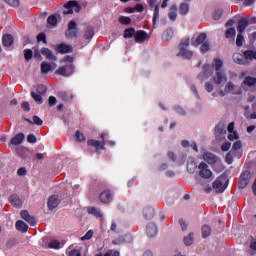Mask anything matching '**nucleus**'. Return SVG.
Listing matches in <instances>:
<instances>
[{"instance_id": "f257e3e1", "label": "nucleus", "mask_w": 256, "mask_h": 256, "mask_svg": "<svg viewBox=\"0 0 256 256\" xmlns=\"http://www.w3.org/2000/svg\"><path fill=\"white\" fill-rule=\"evenodd\" d=\"M73 61H75V59L72 56H66L62 60V63L65 64L56 70V75H61L62 77H71V75L75 73V65H73Z\"/></svg>"}, {"instance_id": "f03ea898", "label": "nucleus", "mask_w": 256, "mask_h": 256, "mask_svg": "<svg viewBox=\"0 0 256 256\" xmlns=\"http://www.w3.org/2000/svg\"><path fill=\"white\" fill-rule=\"evenodd\" d=\"M212 67H214L216 71V76L213 77V81L215 85H221L223 81L227 80L225 73L223 72V70H221L223 68V60H221L220 58L214 59Z\"/></svg>"}, {"instance_id": "7ed1b4c3", "label": "nucleus", "mask_w": 256, "mask_h": 256, "mask_svg": "<svg viewBox=\"0 0 256 256\" xmlns=\"http://www.w3.org/2000/svg\"><path fill=\"white\" fill-rule=\"evenodd\" d=\"M191 41L189 38L183 40L179 44V53L177 54V57H182V59H192L193 58V51L188 50L189 44Z\"/></svg>"}, {"instance_id": "20e7f679", "label": "nucleus", "mask_w": 256, "mask_h": 256, "mask_svg": "<svg viewBox=\"0 0 256 256\" xmlns=\"http://www.w3.org/2000/svg\"><path fill=\"white\" fill-rule=\"evenodd\" d=\"M227 185H229V178H227V175L222 174L213 182L212 187L216 193H223L227 189Z\"/></svg>"}, {"instance_id": "39448f33", "label": "nucleus", "mask_w": 256, "mask_h": 256, "mask_svg": "<svg viewBox=\"0 0 256 256\" xmlns=\"http://www.w3.org/2000/svg\"><path fill=\"white\" fill-rule=\"evenodd\" d=\"M47 93V86L38 85L36 86V91L31 92V97L38 105H43V96Z\"/></svg>"}, {"instance_id": "423d86ee", "label": "nucleus", "mask_w": 256, "mask_h": 256, "mask_svg": "<svg viewBox=\"0 0 256 256\" xmlns=\"http://www.w3.org/2000/svg\"><path fill=\"white\" fill-rule=\"evenodd\" d=\"M105 136V133L101 134L102 141L95 139H90L87 141L88 147H94L96 149L97 155H101V151L105 150V145H107V142L105 141Z\"/></svg>"}, {"instance_id": "0eeeda50", "label": "nucleus", "mask_w": 256, "mask_h": 256, "mask_svg": "<svg viewBox=\"0 0 256 256\" xmlns=\"http://www.w3.org/2000/svg\"><path fill=\"white\" fill-rule=\"evenodd\" d=\"M64 9L67 10L63 11V15H73V11H75V13H79L81 11V5H79L77 0H70L64 4Z\"/></svg>"}, {"instance_id": "6e6552de", "label": "nucleus", "mask_w": 256, "mask_h": 256, "mask_svg": "<svg viewBox=\"0 0 256 256\" xmlns=\"http://www.w3.org/2000/svg\"><path fill=\"white\" fill-rule=\"evenodd\" d=\"M77 22L71 20L68 23V29L65 32L66 39H77Z\"/></svg>"}, {"instance_id": "1a4fd4ad", "label": "nucleus", "mask_w": 256, "mask_h": 256, "mask_svg": "<svg viewBox=\"0 0 256 256\" xmlns=\"http://www.w3.org/2000/svg\"><path fill=\"white\" fill-rule=\"evenodd\" d=\"M198 169H199V176L202 179H211L213 172L209 169V166L207 165V163L201 162L198 165Z\"/></svg>"}, {"instance_id": "9d476101", "label": "nucleus", "mask_w": 256, "mask_h": 256, "mask_svg": "<svg viewBox=\"0 0 256 256\" xmlns=\"http://www.w3.org/2000/svg\"><path fill=\"white\" fill-rule=\"evenodd\" d=\"M148 5L150 9L154 8L152 23L153 29H157V21H159V5H157V0H148Z\"/></svg>"}, {"instance_id": "9b49d317", "label": "nucleus", "mask_w": 256, "mask_h": 256, "mask_svg": "<svg viewBox=\"0 0 256 256\" xmlns=\"http://www.w3.org/2000/svg\"><path fill=\"white\" fill-rule=\"evenodd\" d=\"M250 181H251V172L249 170L242 172L239 178V183H238L239 189H245V187L249 185Z\"/></svg>"}, {"instance_id": "f8f14e48", "label": "nucleus", "mask_w": 256, "mask_h": 256, "mask_svg": "<svg viewBox=\"0 0 256 256\" xmlns=\"http://www.w3.org/2000/svg\"><path fill=\"white\" fill-rule=\"evenodd\" d=\"M232 59L234 63H236L237 65H249V60L245 56V53L244 54H241L239 52L234 53L232 56Z\"/></svg>"}, {"instance_id": "ddd939ff", "label": "nucleus", "mask_w": 256, "mask_h": 256, "mask_svg": "<svg viewBox=\"0 0 256 256\" xmlns=\"http://www.w3.org/2000/svg\"><path fill=\"white\" fill-rule=\"evenodd\" d=\"M99 199L101 203L108 205V203L113 201V192H111V190H104L100 193Z\"/></svg>"}, {"instance_id": "4468645a", "label": "nucleus", "mask_w": 256, "mask_h": 256, "mask_svg": "<svg viewBox=\"0 0 256 256\" xmlns=\"http://www.w3.org/2000/svg\"><path fill=\"white\" fill-rule=\"evenodd\" d=\"M134 39L136 43H145L149 39V34L145 30H138L134 34Z\"/></svg>"}, {"instance_id": "2eb2a0df", "label": "nucleus", "mask_w": 256, "mask_h": 256, "mask_svg": "<svg viewBox=\"0 0 256 256\" xmlns=\"http://www.w3.org/2000/svg\"><path fill=\"white\" fill-rule=\"evenodd\" d=\"M21 217L24 219V221H26L27 223H29V225H31L32 227H35V225H37V221L35 220V217H32L29 214V211L27 210H22L20 212Z\"/></svg>"}, {"instance_id": "dca6fc26", "label": "nucleus", "mask_w": 256, "mask_h": 256, "mask_svg": "<svg viewBox=\"0 0 256 256\" xmlns=\"http://www.w3.org/2000/svg\"><path fill=\"white\" fill-rule=\"evenodd\" d=\"M59 196L58 195H52L48 198V209L49 211H53V209H56V207H59Z\"/></svg>"}, {"instance_id": "f3484780", "label": "nucleus", "mask_w": 256, "mask_h": 256, "mask_svg": "<svg viewBox=\"0 0 256 256\" xmlns=\"http://www.w3.org/2000/svg\"><path fill=\"white\" fill-rule=\"evenodd\" d=\"M214 133L216 135V139H223V138H225V134L227 133V130H225V124L219 123L215 127Z\"/></svg>"}, {"instance_id": "a211bd4d", "label": "nucleus", "mask_w": 256, "mask_h": 256, "mask_svg": "<svg viewBox=\"0 0 256 256\" xmlns=\"http://www.w3.org/2000/svg\"><path fill=\"white\" fill-rule=\"evenodd\" d=\"M203 159L208 163V165H215L219 158L211 152H206L203 154Z\"/></svg>"}, {"instance_id": "6ab92c4d", "label": "nucleus", "mask_w": 256, "mask_h": 256, "mask_svg": "<svg viewBox=\"0 0 256 256\" xmlns=\"http://www.w3.org/2000/svg\"><path fill=\"white\" fill-rule=\"evenodd\" d=\"M40 53H41L48 61H57V57L55 56V54H53V51H51V49H49V48L43 47V48L40 50Z\"/></svg>"}, {"instance_id": "aec40b11", "label": "nucleus", "mask_w": 256, "mask_h": 256, "mask_svg": "<svg viewBox=\"0 0 256 256\" xmlns=\"http://www.w3.org/2000/svg\"><path fill=\"white\" fill-rule=\"evenodd\" d=\"M247 27H249V18H241L238 21V26H237L238 33H244Z\"/></svg>"}, {"instance_id": "412c9836", "label": "nucleus", "mask_w": 256, "mask_h": 256, "mask_svg": "<svg viewBox=\"0 0 256 256\" xmlns=\"http://www.w3.org/2000/svg\"><path fill=\"white\" fill-rule=\"evenodd\" d=\"M9 201L13 207H17L18 209H21L23 207V202L21 201V198L17 194H13L10 196Z\"/></svg>"}, {"instance_id": "4be33fe9", "label": "nucleus", "mask_w": 256, "mask_h": 256, "mask_svg": "<svg viewBox=\"0 0 256 256\" xmlns=\"http://www.w3.org/2000/svg\"><path fill=\"white\" fill-rule=\"evenodd\" d=\"M143 217L146 221H151L155 217V209L152 207H146L143 210Z\"/></svg>"}, {"instance_id": "5701e85b", "label": "nucleus", "mask_w": 256, "mask_h": 256, "mask_svg": "<svg viewBox=\"0 0 256 256\" xmlns=\"http://www.w3.org/2000/svg\"><path fill=\"white\" fill-rule=\"evenodd\" d=\"M23 141H25V134L23 133H18L16 134L10 141V145H21V143H23Z\"/></svg>"}, {"instance_id": "b1692460", "label": "nucleus", "mask_w": 256, "mask_h": 256, "mask_svg": "<svg viewBox=\"0 0 256 256\" xmlns=\"http://www.w3.org/2000/svg\"><path fill=\"white\" fill-rule=\"evenodd\" d=\"M146 233L148 237H155L157 235V225L155 223H149L146 226Z\"/></svg>"}, {"instance_id": "393cba45", "label": "nucleus", "mask_w": 256, "mask_h": 256, "mask_svg": "<svg viewBox=\"0 0 256 256\" xmlns=\"http://www.w3.org/2000/svg\"><path fill=\"white\" fill-rule=\"evenodd\" d=\"M207 42V34L200 33L196 40L192 42L193 47H199V45H203V43Z\"/></svg>"}, {"instance_id": "a878e982", "label": "nucleus", "mask_w": 256, "mask_h": 256, "mask_svg": "<svg viewBox=\"0 0 256 256\" xmlns=\"http://www.w3.org/2000/svg\"><path fill=\"white\" fill-rule=\"evenodd\" d=\"M57 51H58V53H62V54L73 53V47L69 46L65 43H61V44L58 45Z\"/></svg>"}, {"instance_id": "bb28decb", "label": "nucleus", "mask_w": 256, "mask_h": 256, "mask_svg": "<svg viewBox=\"0 0 256 256\" xmlns=\"http://www.w3.org/2000/svg\"><path fill=\"white\" fill-rule=\"evenodd\" d=\"M14 38H13V35L11 34H5L3 37H2V45L4 47H11V45H13L14 43Z\"/></svg>"}, {"instance_id": "cd10ccee", "label": "nucleus", "mask_w": 256, "mask_h": 256, "mask_svg": "<svg viewBox=\"0 0 256 256\" xmlns=\"http://www.w3.org/2000/svg\"><path fill=\"white\" fill-rule=\"evenodd\" d=\"M93 37H95V28L88 26L84 31V39H86V41H91Z\"/></svg>"}, {"instance_id": "c85d7f7f", "label": "nucleus", "mask_w": 256, "mask_h": 256, "mask_svg": "<svg viewBox=\"0 0 256 256\" xmlns=\"http://www.w3.org/2000/svg\"><path fill=\"white\" fill-rule=\"evenodd\" d=\"M16 229L17 231H20V233H27V231H29V226L22 220H18L16 222Z\"/></svg>"}, {"instance_id": "c756f323", "label": "nucleus", "mask_w": 256, "mask_h": 256, "mask_svg": "<svg viewBox=\"0 0 256 256\" xmlns=\"http://www.w3.org/2000/svg\"><path fill=\"white\" fill-rule=\"evenodd\" d=\"M233 89H235V85L233 84V82H228L225 86V92L223 90H220L218 92V95L220 97H225L226 93H231V91H233Z\"/></svg>"}, {"instance_id": "7c9ffc66", "label": "nucleus", "mask_w": 256, "mask_h": 256, "mask_svg": "<svg viewBox=\"0 0 256 256\" xmlns=\"http://www.w3.org/2000/svg\"><path fill=\"white\" fill-rule=\"evenodd\" d=\"M89 215H93L94 217L101 218L103 217V213H101V209L92 206L88 208Z\"/></svg>"}, {"instance_id": "2f4dec72", "label": "nucleus", "mask_w": 256, "mask_h": 256, "mask_svg": "<svg viewBox=\"0 0 256 256\" xmlns=\"http://www.w3.org/2000/svg\"><path fill=\"white\" fill-rule=\"evenodd\" d=\"M58 96L60 97V99H62V101L66 103L73 100V94H69L65 91L58 92Z\"/></svg>"}, {"instance_id": "473e14b6", "label": "nucleus", "mask_w": 256, "mask_h": 256, "mask_svg": "<svg viewBox=\"0 0 256 256\" xmlns=\"http://www.w3.org/2000/svg\"><path fill=\"white\" fill-rule=\"evenodd\" d=\"M168 17L170 21H176L177 20V6L173 5L170 8V12L168 13Z\"/></svg>"}, {"instance_id": "72a5a7b5", "label": "nucleus", "mask_w": 256, "mask_h": 256, "mask_svg": "<svg viewBox=\"0 0 256 256\" xmlns=\"http://www.w3.org/2000/svg\"><path fill=\"white\" fill-rule=\"evenodd\" d=\"M173 39V29H167L162 34V41H171Z\"/></svg>"}, {"instance_id": "f704fd0d", "label": "nucleus", "mask_w": 256, "mask_h": 256, "mask_svg": "<svg viewBox=\"0 0 256 256\" xmlns=\"http://www.w3.org/2000/svg\"><path fill=\"white\" fill-rule=\"evenodd\" d=\"M179 13L182 16L187 15L189 13V4L188 3H181L179 6Z\"/></svg>"}, {"instance_id": "c9c22d12", "label": "nucleus", "mask_w": 256, "mask_h": 256, "mask_svg": "<svg viewBox=\"0 0 256 256\" xmlns=\"http://www.w3.org/2000/svg\"><path fill=\"white\" fill-rule=\"evenodd\" d=\"M255 83H256V78L251 76H247L243 82V84L246 85V87H253L255 86Z\"/></svg>"}, {"instance_id": "e433bc0d", "label": "nucleus", "mask_w": 256, "mask_h": 256, "mask_svg": "<svg viewBox=\"0 0 256 256\" xmlns=\"http://www.w3.org/2000/svg\"><path fill=\"white\" fill-rule=\"evenodd\" d=\"M244 56L248 61H253V59L256 61V51L253 50H246L244 51Z\"/></svg>"}, {"instance_id": "4c0bfd02", "label": "nucleus", "mask_w": 256, "mask_h": 256, "mask_svg": "<svg viewBox=\"0 0 256 256\" xmlns=\"http://www.w3.org/2000/svg\"><path fill=\"white\" fill-rule=\"evenodd\" d=\"M135 33V28H127L124 30V38L131 39L132 37H135Z\"/></svg>"}, {"instance_id": "58836bf2", "label": "nucleus", "mask_w": 256, "mask_h": 256, "mask_svg": "<svg viewBox=\"0 0 256 256\" xmlns=\"http://www.w3.org/2000/svg\"><path fill=\"white\" fill-rule=\"evenodd\" d=\"M211 235V228L209 225L202 226V238L207 239Z\"/></svg>"}, {"instance_id": "ea45409f", "label": "nucleus", "mask_w": 256, "mask_h": 256, "mask_svg": "<svg viewBox=\"0 0 256 256\" xmlns=\"http://www.w3.org/2000/svg\"><path fill=\"white\" fill-rule=\"evenodd\" d=\"M49 71H51V64H49L47 62H42V64H41V73L43 75H47V73H49Z\"/></svg>"}, {"instance_id": "a19ab883", "label": "nucleus", "mask_w": 256, "mask_h": 256, "mask_svg": "<svg viewBox=\"0 0 256 256\" xmlns=\"http://www.w3.org/2000/svg\"><path fill=\"white\" fill-rule=\"evenodd\" d=\"M193 237H194L193 232H191L188 236L184 237L183 241L187 247H189L190 245H193Z\"/></svg>"}, {"instance_id": "79ce46f5", "label": "nucleus", "mask_w": 256, "mask_h": 256, "mask_svg": "<svg viewBox=\"0 0 256 256\" xmlns=\"http://www.w3.org/2000/svg\"><path fill=\"white\" fill-rule=\"evenodd\" d=\"M235 35H237V31H235V28H229L225 32L226 39H233V37H235Z\"/></svg>"}, {"instance_id": "37998d69", "label": "nucleus", "mask_w": 256, "mask_h": 256, "mask_svg": "<svg viewBox=\"0 0 256 256\" xmlns=\"http://www.w3.org/2000/svg\"><path fill=\"white\" fill-rule=\"evenodd\" d=\"M244 42H245V38L243 37V33L238 32V35H237V38H236L237 47H243Z\"/></svg>"}, {"instance_id": "c03bdc74", "label": "nucleus", "mask_w": 256, "mask_h": 256, "mask_svg": "<svg viewBox=\"0 0 256 256\" xmlns=\"http://www.w3.org/2000/svg\"><path fill=\"white\" fill-rule=\"evenodd\" d=\"M47 23H48V25H51V27H56V25H57V16L50 15L47 18Z\"/></svg>"}, {"instance_id": "a18cd8bd", "label": "nucleus", "mask_w": 256, "mask_h": 256, "mask_svg": "<svg viewBox=\"0 0 256 256\" xmlns=\"http://www.w3.org/2000/svg\"><path fill=\"white\" fill-rule=\"evenodd\" d=\"M209 49H211V45L209 44V42H204L200 47V53H202V55H205V53H207Z\"/></svg>"}, {"instance_id": "49530a36", "label": "nucleus", "mask_w": 256, "mask_h": 256, "mask_svg": "<svg viewBox=\"0 0 256 256\" xmlns=\"http://www.w3.org/2000/svg\"><path fill=\"white\" fill-rule=\"evenodd\" d=\"M118 21L121 25H131V19L127 16H120Z\"/></svg>"}, {"instance_id": "de8ad7c7", "label": "nucleus", "mask_w": 256, "mask_h": 256, "mask_svg": "<svg viewBox=\"0 0 256 256\" xmlns=\"http://www.w3.org/2000/svg\"><path fill=\"white\" fill-rule=\"evenodd\" d=\"M222 16H223V9H215L213 13V19L215 21H219V19H221Z\"/></svg>"}, {"instance_id": "09e8293b", "label": "nucleus", "mask_w": 256, "mask_h": 256, "mask_svg": "<svg viewBox=\"0 0 256 256\" xmlns=\"http://www.w3.org/2000/svg\"><path fill=\"white\" fill-rule=\"evenodd\" d=\"M61 243L59 242V240H51L49 243V248L50 249H59Z\"/></svg>"}, {"instance_id": "8fccbe9b", "label": "nucleus", "mask_w": 256, "mask_h": 256, "mask_svg": "<svg viewBox=\"0 0 256 256\" xmlns=\"http://www.w3.org/2000/svg\"><path fill=\"white\" fill-rule=\"evenodd\" d=\"M37 41L38 43H41L43 41L45 44H47V35L44 32H41L37 35Z\"/></svg>"}, {"instance_id": "3c124183", "label": "nucleus", "mask_w": 256, "mask_h": 256, "mask_svg": "<svg viewBox=\"0 0 256 256\" xmlns=\"http://www.w3.org/2000/svg\"><path fill=\"white\" fill-rule=\"evenodd\" d=\"M24 57H25L26 61H30V59H33V50L26 49L24 51Z\"/></svg>"}, {"instance_id": "603ef678", "label": "nucleus", "mask_w": 256, "mask_h": 256, "mask_svg": "<svg viewBox=\"0 0 256 256\" xmlns=\"http://www.w3.org/2000/svg\"><path fill=\"white\" fill-rule=\"evenodd\" d=\"M241 147H242L241 140H238V141H236V142L233 144L231 151L235 153V151H239V149H241Z\"/></svg>"}, {"instance_id": "864d4df0", "label": "nucleus", "mask_w": 256, "mask_h": 256, "mask_svg": "<svg viewBox=\"0 0 256 256\" xmlns=\"http://www.w3.org/2000/svg\"><path fill=\"white\" fill-rule=\"evenodd\" d=\"M93 237V230H89L84 236L81 237V241H89Z\"/></svg>"}, {"instance_id": "5fc2aeb1", "label": "nucleus", "mask_w": 256, "mask_h": 256, "mask_svg": "<svg viewBox=\"0 0 256 256\" xmlns=\"http://www.w3.org/2000/svg\"><path fill=\"white\" fill-rule=\"evenodd\" d=\"M10 7H19V0H4Z\"/></svg>"}, {"instance_id": "6e6d98bb", "label": "nucleus", "mask_w": 256, "mask_h": 256, "mask_svg": "<svg viewBox=\"0 0 256 256\" xmlns=\"http://www.w3.org/2000/svg\"><path fill=\"white\" fill-rule=\"evenodd\" d=\"M233 155H235V153L232 151L228 152L226 155V161L229 165H231V163H233Z\"/></svg>"}, {"instance_id": "4d7b16f0", "label": "nucleus", "mask_w": 256, "mask_h": 256, "mask_svg": "<svg viewBox=\"0 0 256 256\" xmlns=\"http://www.w3.org/2000/svg\"><path fill=\"white\" fill-rule=\"evenodd\" d=\"M17 175L19 177H25V175H27V169L25 167L19 168L17 171Z\"/></svg>"}, {"instance_id": "13d9d810", "label": "nucleus", "mask_w": 256, "mask_h": 256, "mask_svg": "<svg viewBox=\"0 0 256 256\" xmlns=\"http://www.w3.org/2000/svg\"><path fill=\"white\" fill-rule=\"evenodd\" d=\"M174 111H176L178 115H186L185 109H183L181 106H175Z\"/></svg>"}, {"instance_id": "bf43d9fd", "label": "nucleus", "mask_w": 256, "mask_h": 256, "mask_svg": "<svg viewBox=\"0 0 256 256\" xmlns=\"http://www.w3.org/2000/svg\"><path fill=\"white\" fill-rule=\"evenodd\" d=\"M32 119H33L32 123H34V125H38V126L43 125V120H41L39 116H33Z\"/></svg>"}, {"instance_id": "052dcab7", "label": "nucleus", "mask_w": 256, "mask_h": 256, "mask_svg": "<svg viewBox=\"0 0 256 256\" xmlns=\"http://www.w3.org/2000/svg\"><path fill=\"white\" fill-rule=\"evenodd\" d=\"M75 137H76V141H85V135L81 134V132L76 131V134H75Z\"/></svg>"}, {"instance_id": "680f3d73", "label": "nucleus", "mask_w": 256, "mask_h": 256, "mask_svg": "<svg viewBox=\"0 0 256 256\" xmlns=\"http://www.w3.org/2000/svg\"><path fill=\"white\" fill-rule=\"evenodd\" d=\"M28 143H37V137L33 134H29L27 136Z\"/></svg>"}, {"instance_id": "e2e57ef3", "label": "nucleus", "mask_w": 256, "mask_h": 256, "mask_svg": "<svg viewBox=\"0 0 256 256\" xmlns=\"http://www.w3.org/2000/svg\"><path fill=\"white\" fill-rule=\"evenodd\" d=\"M125 241V238L123 237H118L115 240L112 241L113 245H121Z\"/></svg>"}, {"instance_id": "0e129e2a", "label": "nucleus", "mask_w": 256, "mask_h": 256, "mask_svg": "<svg viewBox=\"0 0 256 256\" xmlns=\"http://www.w3.org/2000/svg\"><path fill=\"white\" fill-rule=\"evenodd\" d=\"M205 89H206V91H207L208 93H211V92L213 91V89H214L213 83L207 82V83L205 84Z\"/></svg>"}, {"instance_id": "69168bd1", "label": "nucleus", "mask_w": 256, "mask_h": 256, "mask_svg": "<svg viewBox=\"0 0 256 256\" xmlns=\"http://www.w3.org/2000/svg\"><path fill=\"white\" fill-rule=\"evenodd\" d=\"M229 149H231V142H225L224 144H222L221 146L222 151H228Z\"/></svg>"}, {"instance_id": "338daca9", "label": "nucleus", "mask_w": 256, "mask_h": 256, "mask_svg": "<svg viewBox=\"0 0 256 256\" xmlns=\"http://www.w3.org/2000/svg\"><path fill=\"white\" fill-rule=\"evenodd\" d=\"M68 256H81V250H78V249L71 250Z\"/></svg>"}, {"instance_id": "774afa93", "label": "nucleus", "mask_w": 256, "mask_h": 256, "mask_svg": "<svg viewBox=\"0 0 256 256\" xmlns=\"http://www.w3.org/2000/svg\"><path fill=\"white\" fill-rule=\"evenodd\" d=\"M248 39H249L251 45H253L256 41V32H253L252 34H249Z\"/></svg>"}]
</instances>
